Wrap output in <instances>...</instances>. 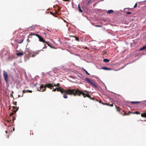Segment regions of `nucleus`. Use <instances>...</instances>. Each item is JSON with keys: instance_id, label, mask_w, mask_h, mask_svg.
<instances>
[{"instance_id": "obj_1", "label": "nucleus", "mask_w": 146, "mask_h": 146, "mask_svg": "<svg viewBox=\"0 0 146 146\" xmlns=\"http://www.w3.org/2000/svg\"><path fill=\"white\" fill-rule=\"evenodd\" d=\"M81 94L83 96L84 98H85L86 97L87 94H85L82 90H80L78 88L74 89L73 95L74 96H76L77 95L80 96Z\"/></svg>"}, {"instance_id": "obj_2", "label": "nucleus", "mask_w": 146, "mask_h": 146, "mask_svg": "<svg viewBox=\"0 0 146 146\" xmlns=\"http://www.w3.org/2000/svg\"><path fill=\"white\" fill-rule=\"evenodd\" d=\"M74 91V89H68L66 90H64L63 88L61 89L60 92L62 94H64V92L66 94H68V95H73Z\"/></svg>"}, {"instance_id": "obj_3", "label": "nucleus", "mask_w": 146, "mask_h": 146, "mask_svg": "<svg viewBox=\"0 0 146 146\" xmlns=\"http://www.w3.org/2000/svg\"><path fill=\"white\" fill-rule=\"evenodd\" d=\"M85 80L88 84H90L94 88H98V85L96 83H94L92 82L88 78H85Z\"/></svg>"}, {"instance_id": "obj_4", "label": "nucleus", "mask_w": 146, "mask_h": 146, "mask_svg": "<svg viewBox=\"0 0 146 146\" xmlns=\"http://www.w3.org/2000/svg\"><path fill=\"white\" fill-rule=\"evenodd\" d=\"M41 50L43 51V50H38L35 52H31V53H29L30 56L34 57L36 55L38 54L41 51Z\"/></svg>"}, {"instance_id": "obj_5", "label": "nucleus", "mask_w": 146, "mask_h": 146, "mask_svg": "<svg viewBox=\"0 0 146 146\" xmlns=\"http://www.w3.org/2000/svg\"><path fill=\"white\" fill-rule=\"evenodd\" d=\"M3 75L5 80L7 83H8V75L6 72L5 71H3Z\"/></svg>"}, {"instance_id": "obj_6", "label": "nucleus", "mask_w": 146, "mask_h": 146, "mask_svg": "<svg viewBox=\"0 0 146 146\" xmlns=\"http://www.w3.org/2000/svg\"><path fill=\"white\" fill-rule=\"evenodd\" d=\"M46 87H45V85L42 84L40 85V90L38 89V90L40 92H43L45 91L46 90Z\"/></svg>"}, {"instance_id": "obj_7", "label": "nucleus", "mask_w": 146, "mask_h": 146, "mask_svg": "<svg viewBox=\"0 0 146 146\" xmlns=\"http://www.w3.org/2000/svg\"><path fill=\"white\" fill-rule=\"evenodd\" d=\"M36 36H37L39 38V41L41 42H42L44 43V42H46L45 41L43 38L41 36L39 35H36Z\"/></svg>"}, {"instance_id": "obj_8", "label": "nucleus", "mask_w": 146, "mask_h": 146, "mask_svg": "<svg viewBox=\"0 0 146 146\" xmlns=\"http://www.w3.org/2000/svg\"><path fill=\"white\" fill-rule=\"evenodd\" d=\"M45 86L46 87V88L47 87L48 88H50L51 89H52L53 87V85L51 83H48L46 84Z\"/></svg>"}, {"instance_id": "obj_9", "label": "nucleus", "mask_w": 146, "mask_h": 146, "mask_svg": "<svg viewBox=\"0 0 146 146\" xmlns=\"http://www.w3.org/2000/svg\"><path fill=\"white\" fill-rule=\"evenodd\" d=\"M102 69L105 70H111L112 69L110 68H108L106 67H103L101 68Z\"/></svg>"}, {"instance_id": "obj_10", "label": "nucleus", "mask_w": 146, "mask_h": 146, "mask_svg": "<svg viewBox=\"0 0 146 146\" xmlns=\"http://www.w3.org/2000/svg\"><path fill=\"white\" fill-rule=\"evenodd\" d=\"M140 103L139 102H131L130 103L132 104H136Z\"/></svg>"}, {"instance_id": "obj_11", "label": "nucleus", "mask_w": 146, "mask_h": 146, "mask_svg": "<svg viewBox=\"0 0 146 146\" xmlns=\"http://www.w3.org/2000/svg\"><path fill=\"white\" fill-rule=\"evenodd\" d=\"M141 115L142 117L146 118V111L145 112L141 114Z\"/></svg>"}, {"instance_id": "obj_12", "label": "nucleus", "mask_w": 146, "mask_h": 146, "mask_svg": "<svg viewBox=\"0 0 146 146\" xmlns=\"http://www.w3.org/2000/svg\"><path fill=\"white\" fill-rule=\"evenodd\" d=\"M115 107L117 111H118L120 112V111L121 110V109L119 107H117V106H115Z\"/></svg>"}, {"instance_id": "obj_13", "label": "nucleus", "mask_w": 146, "mask_h": 146, "mask_svg": "<svg viewBox=\"0 0 146 146\" xmlns=\"http://www.w3.org/2000/svg\"><path fill=\"white\" fill-rule=\"evenodd\" d=\"M78 7L79 11L80 12L82 13V10L81 9L80 7V5L79 4H78Z\"/></svg>"}, {"instance_id": "obj_14", "label": "nucleus", "mask_w": 146, "mask_h": 146, "mask_svg": "<svg viewBox=\"0 0 146 146\" xmlns=\"http://www.w3.org/2000/svg\"><path fill=\"white\" fill-rule=\"evenodd\" d=\"M13 108L14 109V110L13 111L15 112H16L18 110V108L17 107L14 106L13 107Z\"/></svg>"}, {"instance_id": "obj_15", "label": "nucleus", "mask_w": 146, "mask_h": 146, "mask_svg": "<svg viewBox=\"0 0 146 146\" xmlns=\"http://www.w3.org/2000/svg\"><path fill=\"white\" fill-rule=\"evenodd\" d=\"M146 49V46H143L139 49V50L141 51Z\"/></svg>"}, {"instance_id": "obj_16", "label": "nucleus", "mask_w": 146, "mask_h": 146, "mask_svg": "<svg viewBox=\"0 0 146 146\" xmlns=\"http://www.w3.org/2000/svg\"><path fill=\"white\" fill-rule=\"evenodd\" d=\"M108 13L109 14H110L111 13L113 12V11L112 10H109L107 11Z\"/></svg>"}, {"instance_id": "obj_17", "label": "nucleus", "mask_w": 146, "mask_h": 146, "mask_svg": "<svg viewBox=\"0 0 146 146\" xmlns=\"http://www.w3.org/2000/svg\"><path fill=\"white\" fill-rule=\"evenodd\" d=\"M23 53L18 52L17 53V55L18 56L23 55Z\"/></svg>"}, {"instance_id": "obj_18", "label": "nucleus", "mask_w": 146, "mask_h": 146, "mask_svg": "<svg viewBox=\"0 0 146 146\" xmlns=\"http://www.w3.org/2000/svg\"><path fill=\"white\" fill-rule=\"evenodd\" d=\"M110 61V60L107 59H104L103 60V62H108Z\"/></svg>"}, {"instance_id": "obj_19", "label": "nucleus", "mask_w": 146, "mask_h": 146, "mask_svg": "<svg viewBox=\"0 0 146 146\" xmlns=\"http://www.w3.org/2000/svg\"><path fill=\"white\" fill-rule=\"evenodd\" d=\"M67 94H66L65 93L64 94V95H63V97L64 98H68V96H67Z\"/></svg>"}, {"instance_id": "obj_20", "label": "nucleus", "mask_w": 146, "mask_h": 146, "mask_svg": "<svg viewBox=\"0 0 146 146\" xmlns=\"http://www.w3.org/2000/svg\"><path fill=\"white\" fill-rule=\"evenodd\" d=\"M50 13L52 15L54 16H55V17H57V16L55 15V14H57V13L56 12H55V13H54L52 12H50Z\"/></svg>"}, {"instance_id": "obj_21", "label": "nucleus", "mask_w": 146, "mask_h": 146, "mask_svg": "<svg viewBox=\"0 0 146 146\" xmlns=\"http://www.w3.org/2000/svg\"><path fill=\"white\" fill-rule=\"evenodd\" d=\"M62 88L61 87H59L58 88H57V92H60L61 90V89Z\"/></svg>"}, {"instance_id": "obj_22", "label": "nucleus", "mask_w": 146, "mask_h": 146, "mask_svg": "<svg viewBox=\"0 0 146 146\" xmlns=\"http://www.w3.org/2000/svg\"><path fill=\"white\" fill-rule=\"evenodd\" d=\"M131 113V112H130V111L129 112H128V114L126 113V112H124V114H122V115H129L130 114V113Z\"/></svg>"}, {"instance_id": "obj_23", "label": "nucleus", "mask_w": 146, "mask_h": 146, "mask_svg": "<svg viewBox=\"0 0 146 146\" xmlns=\"http://www.w3.org/2000/svg\"><path fill=\"white\" fill-rule=\"evenodd\" d=\"M22 92H23V94H22V95L21 96V97H23V94L25 93H26V92H27V90H24Z\"/></svg>"}, {"instance_id": "obj_24", "label": "nucleus", "mask_w": 146, "mask_h": 146, "mask_svg": "<svg viewBox=\"0 0 146 146\" xmlns=\"http://www.w3.org/2000/svg\"><path fill=\"white\" fill-rule=\"evenodd\" d=\"M60 85V84L59 83H57V84H54V86H58V87H60L59 86Z\"/></svg>"}, {"instance_id": "obj_25", "label": "nucleus", "mask_w": 146, "mask_h": 146, "mask_svg": "<svg viewBox=\"0 0 146 146\" xmlns=\"http://www.w3.org/2000/svg\"><path fill=\"white\" fill-rule=\"evenodd\" d=\"M36 35H38V34H36L35 33H31L30 34V35L31 36L32 35H35L36 36Z\"/></svg>"}, {"instance_id": "obj_26", "label": "nucleus", "mask_w": 146, "mask_h": 146, "mask_svg": "<svg viewBox=\"0 0 146 146\" xmlns=\"http://www.w3.org/2000/svg\"><path fill=\"white\" fill-rule=\"evenodd\" d=\"M35 25H33L32 26H31V27H30L29 28L30 29V28H32V29H33L35 28Z\"/></svg>"}, {"instance_id": "obj_27", "label": "nucleus", "mask_w": 146, "mask_h": 146, "mask_svg": "<svg viewBox=\"0 0 146 146\" xmlns=\"http://www.w3.org/2000/svg\"><path fill=\"white\" fill-rule=\"evenodd\" d=\"M84 71L86 72V73L88 74V75H90V74L85 69H84L83 70Z\"/></svg>"}, {"instance_id": "obj_28", "label": "nucleus", "mask_w": 146, "mask_h": 146, "mask_svg": "<svg viewBox=\"0 0 146 146\" xmlns=\"http://www.w3.org/2000/svg\"><path fill=\"white\" fill-rule=\"evenodd\" d=\"M134 113L136 114H140V113L138 111H136Z\"/></svg>"}, {"instance_id": "obj_29", "label": "nucleus", "mask_w": 146, "mask_h": 146, "mask_svg": "<svg viewBox=\"0 0 146 146\" xmlns=\"http://www.w3.org/2000/svg\"><path fill=\"white\" fill-rule=\"evenodd\" d=\"M75 38L76 40L78 41H79V40L78 37H76V36H75Z\"/></svg>"}, {"instance_id": "obj_30", "label": "nucleus", "mask_w": 146, "mask_h": 146, "mask_svg": "<svg viewBox=\"0 0 146 146\" xmlns=\"http://www.w3.org/2000/svg\"><path fill=\"white\" fill-rule=\"evenodd\" d=\"M107 106H110V107H113V104H108V105Z\"/></svg>"}, {"instance_id": "obj_31", "label": "nucleus", "mask_w": 146, "mask_h": 146, "mask_svg": "<svg viewBox=\"0 0 146 146\" xmlns=\"http://www.w3.org/2000/svg\"><path fill=\"white\" fill-rule=\"evenodd\" d=\"M44 43H46L47 44V45L48 46H50L51 48H53L52 47L50 46V45L49 44H48L47 42H44Z\"/></svg>"}, {"instance_id": "obj_32", "label": "nucleus", "mask_w": 146, "mask_h": 146, "mask_svg": "<svg viewBox=\"0 0 146 146\" xmlns=\"http://www.w3.org/2000/svg\"><path fill=\"white\" fill-rule=\"evenodd\" d=\"M86 97H87L88 98H91V96H90V95H89L88 94H87Z\"/></svg>"}, {"instance_id": "obj_33", "label": "nucleus", "mask_w": 146, "mask_h": 146, "mask_svg": "<svg viewBox=\"0 0 146 146\" xmlns=\"http://www.w3.org/2000/svg\"><path fill=\"white\" fill-rule=\"evenodd\" d=\"M27 92H29V93H32V90H27Z\"/></svg>"}, {"instance_id": "obj_34", "label": "nucleus", "mask_w": 146, "mask_h": 146, "mask_svg": "<svg viewBox=\"0 0 146 146\" xmlns=\"http://www.w3.org/2000/svg\"><path fill=\"white\" fill-rule=\"evenodd\" d=\"M23 40H24V39H22V40H21V42H19V44H21V43H22V42H23Z\"/></svg>"}, {"instance_id": "obj_35", "label": "nucleus", "mask_w": 146, "mask_h": 146, "mask_svg": "<svg viewBox=\"0 0 146 146\" xmlns=\"http://www.w3.org/2000/svg\"><path fill=\"white\" fill-rule=\"evenodd\" d=\"M57 90V88H56L54 89V90H52L53 92H56V90Z\"/></svg>"}, {"instance_id": "obj_36", "label": "nucleus", "mask_w": 146, "mask_h": 146, "mask_svg": "<svg viewBox=\"0 0 146 146\" xmlns=\"http://www.w3.org/2000/svg\"><path fill=\"white\" fill-rule=\"evenodd\" d=\"M102 104H103V105H106L107 106L108 105V103H102Z\"/></svg>"}, {"instance_id": "obj_37", "label": "nucleus", "mask_w": 146, "mask_h": 146, "mask_svg": "<svg viewBox=\"0 0 146 146\" xmlns=\"http://www.w3.org/2000/svg\"><path fill=\"white\" fill-rule=\"evenodd\" d=\"M137 3H136L134 6V8H136L137 7Z\"/></svg>"}, {"instance_id": "obj_38", "label": "nucleus", "mask_w": 146, "mask_h": 146, "mask_svg": "<svg viewBox=\"0 0 146 146\" xmlns=\"http://www.w3.org/2000/svg\"><path fill=\"white\" fill-rule=\"evenodd\" d=\"M47 47V46L45 44H44V47H43V49H44V48H46Z\"/></svg>"}, {"instance_id": "obj_39", "label": "nucleus", "mask_w": 146, "mask_h": 146, "mask_svg": "<svg viewBox=\"0 0 146 146\" xmlns=\"http://www.w3.org/2000/svg\"><path fill=\"white\" fill-rule=\"evenodd\" d=\"M126 13L128 14H131V13L130 12H126Z\"/></svg>"}, {"instance_id": "obj_40", "label": "nucleus", "mask_w": 146, "mask_h": 146, "mask_svg": "<svg viewBox=\"0 0 146 146\" xmlns=\"http://www.w3.org/2000/svg\"><path fill=\"white\" fill-rule=\"evenodd\" d=\"M95 26L97 27H101V26L100 25H95Z\"/></svg>"}, {"instance_id": "obj_41", "label": "nucleus", "mask_w": 146, "mask_h": 146, "mask_svg": "<svg viewBox=\"0 0 146 146\" xmlns=\"http://www.w3.org/2000/svg\"><path fill=\"white\" fill-rule=\"evenodd\" d=\"M10 96H11V97H13V95L12 94H11Z\"/></svg>"}, {"instance_id": "obj_42", "label": "nucleus", "mask_w": 146, "mask_h": 146, "mask_svg": "<svg viewBox=\"0 0 146 146\" xmlns=\"http://www.w3.org/2000/svg\"><path fill=\"white\" fill-rule=\"evenodd\" d=\"M69 36L70 37H75V36H71V35H70Z\"/></svg>"}, {"instance_id": "obj_43", "label": "nucleus", "mask_w": 146, "mask_h": 146, "mask_svg": "<svg viewBox=\"0 0 146 146\" xmlns=\"http://www.w3.org/2000/svg\"><path fill=\"white\" fill-rule=\"evenodd\" d=\"M13 121H14V120L15 119V118L14 117H13Z\"/></svg>"}, {"instance_id": "obj_44", "label": "nucleus", "mask_w": 146, "mask_h": 146, "mask_svg": "<svg viewBox=\"0 0 146 146\" xmlns=\"http://www.w3.org/2000/svg\"><path fill=\"white\" fill-rule=\"evenodd\" d=\"M91 1L90 0H89V1L88 2H87V4H89V3Z\"/></svg>"}, {"instance_id": "obj_45", "label": "nucleus", "mask_w": 146, "mask_h": 146, "mask_svg": "<svg viewBox=\"0 0 146 146\" xmlns=\"http://www.w3.org/2000/svg\"><path fill=\"white\" fill-rule=\"evenodd\" d=\"M11 121H12V120H8V122H11Z\"/></svg>"}, {"instance_id": "obj_46", "label": "nucleus", "mask_w": 146, "mask_h": 146, "mask_svg": "<svg viewBox=\"0 0 146 146\" xmlns=\"http://www.w3.org/2000/svg\"><path fill=\"white\" fill-rule=\"evenodd\" d=\"M13 113H11V114H10V115H13Z\"/></svg>"}, {"instance_id": "obj_47", "label": "nucleus", "mask_w": 146, "mask_h": 146, "mask_svg": "<svg viewBox=\"0 0 146 146\" xmlns=\"http://www.w3.org/2000/svg\"><path fill=\"white\" fill-rule=\"evenodd\" d=\"M84 92H86L87 94H88V92L87 91H84Z\"/></svg>"}, {"instance_id": "obj_48", "label": "nucleus", "mask_w": 146, "mask_h": 146, "mask_svg": "<svg viewBox=\"0 0 146 146\" xmlns=\"http://www.w3.org/2000/svg\"><path fill=\"white\" fill-rule=\"evenodd\" d=\"M64 1H70V0H63Z\"/></svg>"}, {"instance_id": "obj_49", "label": "nucleus", "mask_w": 146, "mask_h": 146, "mask_svg": "<svg viewBox=\"0 0 146 146\" xmlns=\"http://www.w3.org/2000/svg\"><path fill=\"white\" fill-rule=\"evenodd\" d=\"M99 102L100 103H102V101L101 100H100L99 101Z\"/></svg>"}, {"instance_id": "obj_50", "label": "nucleus", "mask_w": 146, "mask_h": 146, "mask_svg": "<svg viewBox=\"0 0 146 146\" xmlns=\"http://www.w3.org/2000/svg\"><path fill=\"white\" fill-rule=\"evenodd\" d=\"M90 99H91L92 100H94V98H91Z\"/></svg>"}, {"instance_id": "obj_51", "label": "nucleus", "mask_w": 146, "mask_h": 146, "mask_svg": "<svg viewBox=\"0 0 146 146\" xmlns=\"http://www.w3.org/2000/svg\"><path fill=\"white\" fill-rule=\"evenodd\" d=\"M16 104H17V102H15V105L16 106V105H16Z\"/></svg>"}, {"instance_id": "obj_52", "label": "nucleus", "mask_w": 146, "mask_h": 146, "mask_svg": "<svg viewBox=\"0 0 146 146\" xmlns=\"http://www.w3.org/2000/svg\"><path fill=\"white\" fill-rule=\"evenodd\" d=\"M13 131H14V130H15V128H14H14H13Z\"/></svg>"}, {"instance_id": "obj_53", "label": "nucleus", "mask_w": 146, "mask_h": 146, "mask_svg": "<svg viewBox=\"0 0 146 146\" xmlns=\"http://www.w3.org/2000/svg\"><path fill=\"white\" fill-rule=\"evenodd\" d=\"M18 97H21V96H20L19 95H18Z\"/></svg>"}, {"instance_id": "obj_54", "label": "nucleus", "mask_w": 146, "mask_h": 146, "mask_svg": "<svg viewBox=\"0 0 146 146\" xmlns=\"http://www.w3.org/2000/svg\"><path fill=\"white\" fill-rule=\"evenodd\" d=\"M5 132H6V133H7V131H5Z\"/></svg>"}, {"instance_id": "obj_55", "label": "nucleus", "mask_w": 146, "mask_h": 146, "mask_svg": "<svg viewBox=\"0 0 146 146\" xmlns=\"http://www.w3.org/2000/svg\"><path fill=\"white\" fill-rule=\"evenodd\" d=\"M26 53H27V51H26V52H25V54H27Z\"/></svg>"}, {"instance_id": "obj_56", "label": "nucleus", "mask_w": 146, "mask_h": 146, "mask_svg": "<svg viewBox=\"0 0 146 146\" xmlns=\"http://www.w3.org/2000/svg\"><path fill=\"white\" fill-rule=\"evenodd\" d=\"M58 11H60V9L58 8Z\"/></svg>"}, {"instance_id": "obj_57", "label": "nucleus", "mask_w": 146, "mask_h": 146, "mask_svg": "<svg viewBox=\"0 0 146 146\" xmlns=\"http://www.w3.org/2000/svg\"><path fill=\"white\" fill-rule=\"evenodd\" d=\"M122 111H123V112H124V111H123V110H122Z\"/></svg>"}]
</instances>
